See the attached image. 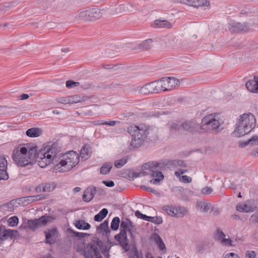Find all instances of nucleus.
Instances as JSON below:
<instances>
[{
  "mask_svg": "<svg viewBox=\"0 0 258 258\" xmlns=\"http://www.w3.org/2000/svg\"><path fill=\"white\" fill-rule=\"evenodd\" d=\"M168 168L171 167V166L178 168L179 167H186V163L181 160H173L165 162H157L155 161L149 162L143 166L144 169L148 171H142L140 172H135L136 177L143 176L146 175L151 174L153 178L150 180V182L152 184H157L164 178V175L161 171L163 170L165 166Z\"/></svg>",
  "mask_w": 258,
  "mask_h": 258,
  "instance_id": "nucleus-1",
  "label": "nucleus"
},
{
  "mask_svg": "<svg viewBox=\"0 0 258 258\" xmlns=\"http://www.w3.org/2000/svg\"><path fill=\"white\" fill-rule=\"evenodd\" d=\"M37 147L26 144L20 145L13 153V158L19 166L24 167L32 164L36 159Z\"/></svg>",
  "mask_w": 258,
  "mask_h": 258,
  "instance_id": "nucleus-2",
  "label": "nucleus"
},
{
  "mask_svg": "<svg viewBox=\"0 0 258 258\" xmlns=\"http://www.w3.org/2000/svg\"><path fill=\"white\" fill-rule=\"evenodd\" d=\"M256 118L251 113H243L239 116L232 134L236 137H242L252 131L256 125Z\"/></svg>",
  "mask_w": 258,
  "mask_h": 258,
  "instance_id": "nucleus-3",
  "label": "nucleus"
},
{
  "mask_svg": "<svg viewBox=\"0 0 258 258\" xmlns=\"http://www.w3.org/2000/svg\"><path fill=\"white\" fill-rule=\"evenodd\" d=\"M127 132L132 136L131 146L135 148L140 147L148 135L152 133V130L144 125H131L127 128Z\"/></svg>",
  "mask_w": 258,
  "mask_h": 258,
  "instance_id": "nucleus-4",
  "label": "nucleus"
},
{
  "mask_svg": "<svg viewBox=\"0 0 258 258\" xmlns=\"http://www.w3.org/2000/svg\"><path fill=\"white\" fill-rule=\"evenodd\" d=\"M79 162V156L75 151H71L58 158L55 165V170L64 172L69 171Z\"/></svg>",
  "mask_w": 258,
  "mask_h": 258,
  "instance_id": "nucleus-5",
  "label": "nucleus"
},
{
  "mask_svg": "<svg viewBox=\"0 0 258 258\" xmlns=\"http://www.w3.org/2000/svg\"><path fill=\"white\" fill-rule=\"evenodd\" d=\"M222 122L219 120V114H210L205 116L202 119L201 128L208 131H214L218 133L221 129Z\"/></svg>",
  "mask_w": 258,
  "mask_h": 258,
  "instance_id": "nucleus-6",
  "label": "nucleus"
},
{
  "mask_svg": "<svg viewBox=\"0 0 258 258\" xmlns=\"http://www.w3.org/2000/svg\"><path fill=\"white\" fill-rule=\"evenodd\" d=\"M161 91L171 90L179 85V81L172 77L163 78L159 80Z\"/></svg>",
  "mask_w": 258,
  "mask_h": 258,
  "instance_id": "nucleus-7",
  "label": "nucleus"
},
{
  "mask_svg": "<svg viewBox=\"0 0 258 258\" xmlns=\"http://www.w3.org/2000/svg\"><path fill=\"white\" fill-rule=\"evenodd\" d=\"M161 91L159 80L148 83L142 87L140 92L145 95L158 93Z\"/></svg>",
  "mask_w": 258,
  "mask_h": 258,
  "instance_id": "nucleus-8",
  "label": "nucleus"
},
{
  "mask_svg": "<svg viewBox=\"0 0 258 258\" xmlns=\"http://www.w3.org/2000/svg\"><path fill=\"white\" fill-rule=\"evenodd\" d=\"M83 255L85 258H102L98 247L94 243L88 244L84 248Z\"/></svg>",
  "mask_w": 258,
  "mask_h": 258,
  "instance_id": "nucleus-9",
  "label": "nucleus"
},
{
  "mask_svg": "<svg viewBox=\"0 0 258 258\" xmlns=\"http://www.w3.org/2000/svg\"><path fill=\"white\" fill-rule=\"evenodd\" d=\"M102 16L101 11L97 8L92 9L89 10L83 11L80 13V17L85 18L87 20L92 21L99 19Z\"/></svg>",
  "mask_w": 258,
  "mask_h": 258,
  "instance_id": "nucleus-10",
  "label": "nucleus"
},
{
  "mask_svg": "<svg viewBox=\"0 0 258 258\" xmlns=\"http://www.w3.org/2000/svg\"><path fill=\"white\" fill-rule=\"evenodd\" d=\"M36 158H37L38 165L42 168L46 167L51 162L54 163V161L51 158V155L49 154L46 155L45 152L42 150L40 151L37 155L36 154Z\"/></svg>",
  "mask_w": 258,
  "mask_h": 258,
  "instance_id": "nucleus-11",
  "label": "nucleus"
},
{
  "mask_svg": "<svg viewBox=\"0 0 258 258\" xmlns=\"http://www.w3.org/2000/svg\"><path fill=\"white\" fill-rule=\"evenodd\" d=\"M250 25L245 22L240 23L238 22H231L229 24L228 28L231 32H246L248 30Z\"/></svg>",
  "mask_w": 258,
  "mask_h": 258,
  "instance_id": "nucleus-12",
  "label": "nucleus"
},
{
  "mask_svg": "<svg viewBox=\"0 0 258 258\" xmlns=\"http://www.w3.org/2000/svg\"><path fill=\"white\" fill-rule=\"evenodd\" d=\"M46 155H51V159L54 161V164L56 165V161L58 159L59 155H57L59 152V148L56 144H53L50 146L46 147L43 150Z\"/></svg>",
  "mask_w": 258,
  "mask_h": 258,
  "instance_id": "nucleus-13",
  "label": "nucleus"
},
{
  "mask_svg": "<svg viewBox=\"0 0 258 258\" xmlns=\"http://www.w3.org/2000/svg\"><path fill=\"white\" fill-rule=\"evenodd\" d=\"M216 237L222 245L228 247L235 246L232 239L229 237H226V235L220 229L217 230Z\"/></svg>",
  "mask_w": 258,
  "mask_h": 258,
  "instance_id": "nucleus-14",
  "label": "nucleus"
},
{
  "mask_svg": "<svg viewBox=\"0 0 258 258\" xmlns=\"http://www.w3.org/2000/svg\"><path fill=\"white\" fill-rule=\"evenodd\" d=\"M7 161L5 157L0 156V179L6 180L9 178L7 171Z\"/></svg>",
  "mask_w": 258,
  "mask_h": 258,
  "instance_id": "nucleus-15",
  "label": "nucleus"
},
{
  "mask_svg": "<svg viewBox=\"0 0 258 258\" xmlns=\"http://www.w3.org/2000/svg\"><path fill=\"white\" fill-rule=\"evenodd\" d=\"M45 235L46 242L49 244H53L55 241V239L57 237V230L56 228L48 229L47 231H44Z\"/></svg>",
  "mask_w": 258,
  "mask_h": 258,
  "instance_id": "nucleus-16",
  "label": "nucleus"
},
{
  "mask_svg": "<svg viewBox=\"0 0 258 258\" xmlns=\"http://www.w3.org/2000/svg\"><path fill=\"white\" fill-rule=\"evenodd\" d=\"M18 233L15 230L5 229L4 227H0V241L12 238Z\"/></svg>",
  "mask_w": 258,
  "mask_h": 258,
  "instance_id": "nucleus-17",
  "label": "nucleus"
},
{
  "mask_svg": "<svg viewBox=\"0 0 258 258\" xmlns=\"http://www.w3.org/2000/svg\"><path fill=\"white\" fill-rule=\"evenodd\" d=\"M245 86L249 91L258 94V77L255 76L253 79L247 81Z\"/></svg>",
  "mask_w": 258,
  "mask_h": 258,
  "instance_id": "nucleus-18",
  "label": "nucleus"
},
{
  "mask_svg": "<svg viewBox=\"0 0 258 258\" xmlns=\"http://www.w3.org/2000/svg\"><path fill=\"white\" fill-rule=\"evenodd\" d=\"M96 188L94 186L88 187L84 192L82 198L84 202H89L94 197Z\"/></svg>",
  "mask_w": 258,
  "mask_h": 258,
  "instance_id": "nucleus-19",
  "label": "nucleus"
},
{
  "mask_svg": "<svg viewBox=\"0 0 258 258\" xmlns=\"http://www.w3.org/2000/svg\"><path fill=\"white\" fill-rule=\"evenodd\" d=\"M120 229L128 231L131 234L136 230L133 222L128 219H122L120 223Z\"/></svg>",
  "mask_w": 258,
  "mask_h": 258,
  "instance_id": "nucleus-20",
  "label": "nucleus"
},
{
  "mask_svg": "<svg viewBox=\"0 0 258 258\" xmlns=\"http://www.w3.org/2000/svg\"><path fill=\"white\" fill-rule=\"evenodd\" d=\"M56 100L58 102L64 104H75L80 101L79 99H77V97L71 96L58 98L56 99Z\"/></svg>",
  "mask_w": 258,
  "mask_h": 258,
  "instance_id": "nucleus-21",
  "label": "nucleus"
},
{
  "mask_svg": "<svg viewBox=\"0 0 258 258\" xmlns=\"http://www.w3.org/2000/svg\"><path fill=\"white\" fill-rule=\"evenodd\" d=\"M46 197L45 195L40 194L34 196H28L23 198L22 201L23 202H25L28 204L32 203L35 202H37L42 200L45 199Z\"/></svg>",
  "mask_w": 258,
  "mask_h": 258,
  "instance_id": "nucleus-22",
  "label": "nucleus"
},
{
  "mask_svg": "<svg viewBox=\"0 0 258 258\" xmlns=\"http://www.w3.org/2000/svg\"><path fill=\"white\" fill-rule=\"evenodd\" d=\"M196 206L197 209L203 213H207L212 208V205L205 201L198 202Z\"/></svg>",
  "mask_w": 258,
  "mask_h": 258,
  "instance_id": "nucleus-23",
  "label": "nucleus"
},
{
  "mask_svg": "<svg viewBox=\"0 0 258 258\" xmlns=\"http://www.w3.org/2000/svg\"><path fill=\"white\" fill-rule=\"evenodd\" d=\"M110 229L108 226V221H104L97 228V232L98 233H102L103 235L107 236L110 233Z\"/></svg>",
  "mask_w": 258,
  "mask_h": 258,
  "instance_id": "nucleus-24",
  "label": "nucleus"
},
{
  "mask_svg": "<svg viewBox=\"0 0 258 258\" xmlns=\"http://www.w3.org/2000/svg\"><path fill=\"white\" fill-rule=\"evenodd\" d=\"M153 26L154 28L169 29L172 27V24L166 20H158L154 21Z\"/></svg>",
  "mask_w": 258,
  "mask_h": 258,
  "instance_id": "nucleus-25",
  "label": "nucleus"
},
{
  "mask_svg": "<svg viewBox=\"0 0 258 258\" xmlns=\"http://www.w3.org/2000/svg\"><path fill=\"white\" fill-rule=\"evenodd\" d=\"M126 230L121 229V231L119 234L115 236L117 240L124 245H127L128 242V240L127 237Z\"/></svg>",
  "mask_w": 258,
  "mask_h": 258,
  "instance_id": "nucleus-26",
  "label": "nucleus"
},
{
  "mask_svg": "<svg viewBox=\"0 0 258 258\" xmlns=\"http://www.w3.org/2000/svg\"><path fill=\"white\" fill-rule=\"evenodd\" d=\"M188 3L196 8L208 6L209 5V2L207 0H187Z\"/></svg>",
  "mask_w": 258,
  "mask_h": 258,
  "instance_id": "nucleus-27",
  "label": "nucleus"
},
{
  "mask_svg": "<svg viewBox=\"0 0 258 258\" xmlns=\"http://www.w3.org/2000/svg\"><path fill=\"white\" fill-rule=\"evenodd\" d=\"M42 134V130L37 127H33L28 129L26 131V135L31 138H36L40 136Z\"/></svg>",
  "mask_w": 258,
  "mask_h": 258,
  "instance_id": "nucleus-28",
  "label": "nucleus"
},
{
  "mask_svg": "<svg viewBox=\"0 0 258 258\" xmlns=\"http://www.w3.org/2000/svg\"><path fill=\"white\" fill-rule=\"evenodd\" d=\"M93 243L96 245L97 247H99L100 249L101 250L104 255H107L108 254V250L106 249H108L107 246L103 244L102 241L98 238H95L93 240Z\"/></svg>",
  "mask_w": 258,
  "mask_h": 258,
  "instance_id": "nucleus-29",
  "label": "nucleus"
},
{
  "mask_svg": "<svg viewBox=\"0 0 258 258\" xmlns=\"http://www.w3.org/2000/svg\"><path fill=\"white\" fill-rule=\"evenodd\" d=\"M54 218L49 216H43L38 219H36L39 227L44 226L48 222H50Z\"/></svg>",
  "mask_w": 258,
  "mask_h": 258,
  "instance_id": "nucleus-30",
  "label": "nucleus"
},
{
  "mask_svg": "<svg viewBox=\"0 0 258 258\" xmlns=\"http://www.w3.org/2000/svg\"><path fill=\"white\" fill-rule=\"evenodd\" d=\"M91 153V148L89 145H85L82 148L80 154L83 159H87Z\"/></svg>",
  "mask_w": 258,
  "mask_h": 258,
  "instance_id": "nucleus-31",
  "label": "nucleus"
},
{
  "mask_svg": "<svg viewBox=\"0 0 258 258\" xmlns=\"http://www.w3.org/2000/svg\"><path fill=\"white\" fill-rule=\"evenodd\" d=\"M75 226L79 229L88 230L90 228V225L84 220H78L75 223Z\"/></svg>",
  "mask_w": 258,
  "mask_h": 258,
  "instance_id": "nucleus-32",
  "label": "nucleus"
},
{
  "mask_svg": "<svg viewBox=\"0 0 258 258\" xmlns=\"http://www.w3.org/2000/svg\"><path fill=\"white\" fill-rule=\"evenodd\" d=\"M187 212V210L183 207H175L174 217H182L185 215Z\"/></svg>",
  "mask_w": 258,
  "mask_h": 258,
  "instance_id": "nucleus-33",
  "label": "nucleus"
},
{
  "mask_svg": "<svg viewBox=\"0 0 258 258\" xmlns=\"http://www.w3.org/2000/svg\"><path fill=\"white\" fill-rule=\"evenodd\" d=\"M107 214L108 210L104 208L102 209L98 214L95 216L94 220L97 222H100L107 216Z\"/></svg>",
  "mask_w": 258,
  "mask_h": 258,
  "instance_id": "nucleus-34",
  "label": "nucleus"
},
{
  "mask_svg": "<svg viewBox=\"0 0 258 258\" xmlns=\"http://www.w3.org/2000/svg\"><path fill=\"white\" fill-rule=\"evenodd\" d=\"M112 167V164L110 162H107L103 164L100 168V173L102 174H108Z\"/></svg>",
  "mask_w": 258,
  "mask_h": 258,
  "instance_id": "nucleus-35",
  "label": "nucleus"
},
{
  "mask_svg": "<svg viewBox=\"0 0 258 258\" xmlns=\"http://www.w3.org/2000/svg\"><path fill=\"white\" fill-rule=\"evenodd\" d=\"M196 125V123L194 121H188L183 123L181 127L186 131H192Z\"/></svg>",
  "mask_w": 258,
  "mask_h": 258,
  "instance_id": "nucleus-36",
  "label": "nucleus"
},
{
  "mask_svg": "<svg viewBox=\"0 0 258 258\" xmlns=\"http://www.w3.org/2000/svg\"><path fill=\"white\" fill-rule=\"evenodd\" d=\"M153 42L152 39H147L141 43L140 47L145 50H148L152 46Z\"/></svg>",
  "mask_w": 258,
  "mask_h": 258,
  "instance_id": "nucleus-37",
  "label": "nucleus"
},
{
  "mask_svg": "<svg viewBox=\"0 0 258 258\" xmlns=\"http://www.w3.org/2000/svg\"><path fill=\"white\" fill-rule=\"evenodd\" d=\"M27 226L30 229L33 230H35L36 229L40 227L36 219L28 220Z\"/></svg>",
  "mask_w": 258,
  "mask_h": 258,
  "instance_id": "nucleus-38",
  "label": "nucleus"
},
{
  "mask_svg": "<svg viewBox=\"0 0 258 258\" xmlns=\"http://www.w3.org/2000/svg\"><path fill=\"white\" fill-rule=\"evenodd\" d=\"M127 160L126 157H124L119 160H116L114 162V165L117 168H120L126 163Z\"/></svg>",
  "mask_w": 258,
  "mask_h": 258,
  "instance_id": "nucleus-39",
  "label": "nucleus"
},
{
  "mask_svg": "<svg viewBox=\"0 0 258 258\" xmlns=\"http://www.w3.org/2000/svg\"><path fill=\"white\" fill-rule=\"evenodd\" d=\"M162 210L165 211L168 215L169 216L174 217V210L175 207L172 206H170L168 205L163 206L162 208Z\"/></svg>",
  "mask_w": 258,
  "mask_h": 258,
  "instance_id": "nucleus-40",
  "label": "nucleus"
},
{
  "mask_svg": "<svg viewBox=\"0 0 258 258\" xmlns=\"http://www.w3.org/2000/svg\"><path fill=\"white\" fill-rule=\"evenodd\" d=\"M120 219L119 217H115L113 218L111 223V228L112 230H116L118 229L119 223H120Z\"/></svg>",
  "mask_w": 258,
  "mask_h": 258,
  "instance_id": "nucleus-41",
  "label": "nucleus"
},
{
  "mask_svg": "<svg viewBox=\"0 0 258 258\" xmlns=\"http://www.w3.org/2000/svg\"><path fill=\"white\" fill-rule=\"evenodd\" d=\"M236 209L239 212H249L250 211V208L246 204L237 205Z\"/></svg>",
  "mask_w": 258,
  "mask_h": 258,
  "instance_id": "nucleus-42",
  "label": "nucleus"
},
{
  "mask_svg": "<svg viewBox=\"0 0 258 258\" xmlns=\"http://www.w3.org/2000/svg\"><path fill=\"white\" fill-rule=\"evenodd\" d=\"M8 222L10 226L15 227L18 224L19 219L17 216H13L9 219Z\"/></svg>",
  "mask_w": 258,
  "mask_h": 258,
  "instance_id": "nucleus-43",
  "label": "nucleus"
},
{
  "mask_svg": "<svg viewBox=\"0 0 258 258\" xmlns=\"http://www.w3.org/2000/svg\"><path fill=\"white\" fill-rule=\"evenodd\" d=\"M148 221L157 224H160L163 222V220L160 217L149 216Z\"/></svg>",
  "mask_w": 258,
  "mask_h": 258,
  "instance_id": "nucleus-44",
  "label": "nucleus"
},
{
  "mask_svg": "<svg viewBox=\"0 0 258 258\" xmlns=\"http://www.w3.org/2000/svg\"><path fill=\"white\" fill-rule=\"evenodd\" d=\"M54 189V186H52L49 183H45L42 184V191L43 192H50Z\"/></svg>",
  "mask_w": 258,
  "mask_h": 258,
  "instance_id": "nucleus-45",
  "label": "nucleus"
},
{
  "mask_svg": "<svg viewBox=\"0 0 258 258\" xmlns=\"http://www.w3.org/2000/svg\"><path fill=\"white\" fill-rule=\"evenodd\" d=\"M68 231L69 232L73 233V236H74L75 237H79V238H84L85 237V235H86L85 233H81V232H76V231H74L73 229H70V228H69L68 229Z\"/></svg>",
  "mask_w": 258,
  "mask_h": 258,
  "instance_id": "nucleus-46",
  "label": "nucleus"
},
{
  "mask_svg": "<svg viewBox=\"0 0 258 258\" xmlns=\"http://www.w3.org/2000/svg\"><path fill=\"white\" fill-rule=\"evenodd\" d=\"M15 201L14 200L11 201L10 202L4 205V207L6 208L8 211L12 212L14 210V206L15 204Z\"/></svg>",
  "mask_w": 258,
  "mask_h": 258,
  "instance_id": "nucleus-47",
  "label": "nucleus"
},
{
  "mask_svg": "<svg viewBox=\"0 0 258 258\" xmlns=\"http://www.w3.org/2000/svg\"><path fill=\"white\" fill-rule=\"evenodd\" d=\"M169 125L171 132L176 131H179L180 127V126L178 125V123L175 122L170 123Z\"/></svg>",
  "mask_w": 258,
  "mask_h": 258,
  "instance_id": "nucleus-48",
  "label": "nucleus"
},
{
  "mask_svg": "<svg viewBox=\"0 0 258 258\" xmlns=\"http://www.w3.org/2000/svg\"><path fill=\"white\" fill-rule=\"evenodd\" d=\"M179 178V181L184 183H190L192 181V178L187 175H182Z\"/></svg>",
  "mask_w": 258,
  "mask_h": 258,
  "instance_id": "nucleus-49",
  "label": "nucleus"
},
{
  "mask_svg": "<svg viewBox=\"0 0 258 258\" xmlns=\"http://www.w3.org/2000/svg\"><path fill=\"white\" fill-rule=\"evenodd\" d=\"M79 85V83L78 82H74L73 81H68L66 82V87L68 88H72L73 87H77Z\"/></svg>",
  "mask_w": 258,
  "mask_h": 258,
  "instance_id": "nucleus-50",
  "label": "nucleus"
},
{
  "mask_svg": "<svg viewBox=\"0 0 258 258\" xmlns=\"http://www.w3.org/2000/svg\"><path fill=\"white\" fill-rule=\"evenodd\" d=\"M135 216L138 218L148 221L149 216L142 214L139 211L135 212Z\"/></svg>",
  "mask_w": 258,
  "mask_h": 258,
  "instance_id": "nucleus-51",
  "label": "nucleus"
},
{
  "mask_svg": "<svg viewBox=\"0 0 258 258\" xmlns=\"http://www.w3.org/2000/svg\"><path fill=\"white\" fill-rule=\"evenodd\" d=\"M201 192L204 195H210L213 192V189L210 187L206 186L202 188Z\"/></svg>",
  "mask_w": 258,
  "mask_h": 258,
  "instance_id": "nucleus-52",
  "label": "nucleus"
},
{
  "mask_svg": "<svg viewBox=\"0 0 258 258\" xmlns=\"http://www.w3.org/2000/svg\"><path fill=\"white\" fill-rule=\"evenodd\" d=\"M255 142L258 143V135L253 136L251 139L248 140V142L245 143V145L248 144L253 145L255 144Z\"/></svg>",
  "mask_w": 258,
  "mask_h": 258,
  "instance_id": "nucleus-53",
  "label": "nucleus"
},
{
  "mask_svg": "<svg viewBox=\"0 0 258 258\" xmlns=\"http://www.w3.org/2000/svg\"><path fill=\"white\" fill-rule=\"evenodd\" d=\"M187 172V170L186 169H179L177 171L175 172L174 174L176 177H180L181 176V175L182 174Z\"/></svg>",
  "mask_w": 258,
  "mask_h": 258,
  "instance_id": "nucleus-54",
  "label": "nucleus"
},
{
  "mask_svg": "<svg viewBox=\"0 0 258 258\" xmlns=\"http://www.w3.org/2000/svg\"><path fill=\"white\" fill-rule=\"evenodd\" d=\"M156 243L160 249L163 250L165 249V245L161 238Z\"/></svg>",
  "mask_w": 258,
  "mask_h": 258,
  "instance_id": "nucleus-55",
  "label": "nucleus"
},
{
  "mask_svg": "<svg viewBox=\"0 0 258 258\" xmlns=\"http://www.w3.org/2000/svg\"><path fill=\"white\" fill-rule=\"evenodd\" d=\"M224 258H239L238 255L233 252H230L226 254Z\"/></svg>",
  "mask_w": 258,
  "mask_h": 258,
  "instance_id": "nucleus-56",
  "label": "nucleus"
},
{
  "mask_svg": "<svg viewBox=\"0 0 258 258\" xmlns=\"http://www.w3.org/2000/svg\"><path fill=\"white\" fill-rule=\"evenodd\" d=\"M151 238L156 243L161 237L158 234L154 233L152 234Z\"/></svg>",
  "mask_w": 258,
  "mask_h": 258,
  "instance_id": "nucleus-57",
  "label": "nucleus"
},
{
  "mask_svg": "<svg viewBox=\"0 0 258 258\" xmlns=\"http://www.w3.org/2000/svg\"><path fill=\"white\" fill-rule=\"evenodd\" d=\"M103 183L107 187H111L114 185V183L113 181H103Z\"/></svg>",
  "mask_w": 258,
  "mask_h": 258,
  "instance_id": "nucleus-58",
  "label": "nucleus"
},
{
  "mask_svg": "<svg viewBox=\"0 0 258 258\" xmlns=\"http://www.w3.org/2000/svg\"><path fill=\"white\" fill-rule=\"evenodd\" d=\"M132 258H143L141 254L139 253L138 251L136 249L134 251V253L131 256Z\"/></svg>",
  "mask_w": 258,
  "mask_h": 258,
  "instance_id": "nucleus-59",
  "label": "nucleus"
},
{
  "mask_svg": "<svg viewBox=\"0 0 258 258\" xmlns=\"http://www.w3.org/2000/svg\"><path fill=\"white\" fill-rule=\"evenodd\" d=\"M246 255L247 256L250 258L254 257L255 256V253L254 251H249L248 250L246 252Z\"/></svg>",
  "mask_w": 258,
  "mask_h": 258,
  "instance_id": "nucleus-60",
  "label": "nucleus"
},
{
  "mask_svg": "<svg viewBox=\"0 0 258 258\" xmlns=\"http://www.w3.org/2000/svg\"><path fill=\"white\" fill-rule=\"evenodd\" d=\"M141 188L143 189H144V190H146L148 191H150V192H154V190L150 187H149V186H145V185H142L141 186Z\"/></svg>",
  "mask_w": 258,
  "mask_h": 258,
  "instance_id": "nucleus-61",
  "label": "nucleus"
},
{
  "mask_svg": "<svg viewBox=\"0 0 258 258\" xmlns=\"http://www.w3.org/2000/svg\"><path fill=\"white\" fill-rule=\"evenodd\" d=\"M251 155L252 157H258V147L255 148L251 153Z\"/></svg>",
  "mask_w": 258,
  "mask_h": 258,
  "instance_id": "nucleus-62",
  "label": "nucleus"
},
{
  "mask_svg": "<svg viewBox=\"0 0 258 258\" xmlns=\"http://www.w3.org/2000/svg\"><path fill=\"white\" fill-rule=\"evenodd\" d=\"M115 124H116L115 121H113V120L109 121H105V125H108L111 126H113L115 125Z\"/></svg>",
  "mask_w": 258,
  "mask_h": 258,
  "instance_id": "nucleus-63",
  "label": "nucleus"
},
{
  "mask_svg": "<svg viewBox=\"0 0 258 258\" xmlns=\"http://www.w3.org/2000/svg\"><path fill=\"white\" fill-rule=\"evenodd\" d=\"M94 125H103L105 124V121L103 120H98L94 122Z\"/></svg>",
  "mask_w": 258,
  "mask_h": 258,
  "instance_id": "nucleus-64",
  "label": "nucleus"
}]
</instances>
